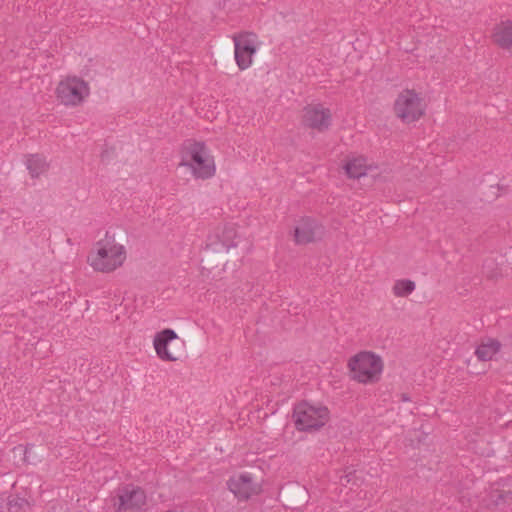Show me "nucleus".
Wrapping results in <instances>:
<instances>
[{"label":"nucleus","mask_w":512,"mask_h":512,"mask_svg":"<svg viewBox=\"0 0 512 512\" xmlns=\"http://www.w3.org/2000/svg\"><path fill=\"white\" fill-rule=\"evenodd\" d=\"M125 259V247L106 233L103 239L96 242L88 256V263L97 272L110 273L121 267Z\"/></svg>","instance_id":"f257e3e1"},{"label":"nucleus","mask_w":512,"mask_h":512,"mask_svg":"<svg viewBox=\"0 0 512 512\" xmlns=\"http://www.w3.org/2000/svg\"><path fill=\"white\" fill-rule=\"evenodd\" d=\"M180 165L189 168L197 179H209L216 170L214 159L206 145L196 141L185 143Z\"/></svg>","instance_id":"f03ea898"},{"label":"nucleus","mask_w":512,"mask_h":512,"mask_svg":"<svg viewBox=\"0 0 512 512\" xmlns=\"http://www.w3.org/2000/svg\"><path fill=\"white\" fill-rule=\"evenodd\" d=\"M351 379L362 384L375 383L383 371V361L373 352L362 351L348 361Z\"/></svg>","instance_id":"7ed1b4c3"},{"label":"nucleus","mask_w":512,"mask_h":512,"mask_svg":"<svg viewBox=\"0 0 512 512\" xmlns=\"http://www.w3.org/2000/svg\"><path fill=\"white\" fill-rule=\"evenodd\" d=\"M330 418L327 407L313 405L306 401L297 404L293 410L295 426L300 431H316L323 427Z\"/></svg>","instance_id":"20e7f679"},{"label":"nucleus","mask_w":512,"mask_h":512,"mask_svg":"<svg viewBox=\"0 0 512 512\" xmlns=\"http://www.w3.org/2000/svg\"><path fill=\"white\" fill-rule=\"evenodd\" d=\"M89 94V84L77 76L62 79L56 87V97L65 106H78L84 102Z\"/></svg>","instance_id":"39448f33"},{"label":"nucleus","mask_w":512,"mask_h":512,"mask_svg":"<svg viewBox=\"0 0 512 512\" xmlns=\"http://www.w3.org/2000/svg\"><path fill=\"white\" fill-rule=\"evenodd\" d=\"M426 105L414 90H403L396 98L394 112L404 123L418 121L424 114Z\"/></svg>","instance_id":"423d86ee"},{"label":"nucleus","mask_w":512,"mask_h":512,"mask_svg":"<svg viewBox=\"0 0 512 512\" xmlns=\"http://www.w3.org/2000/svg\"><path fill=\"white\" fill-rule=\"evenodd\" d=\"M112 502L116 512H139L146 504V493L140 487L125 485L117 490Z\"/></svg>","instance_id":"0eeeda50"},{"label":"nucleus","mask_w":512,"mask_h":512,"mask_svg":"<svg viewBox=\"0 0 512 512\" xmlns=\"http://www.w3.org/2000/svg\"><path fill=\"white\" fill-rule=\"evenodd\" d=\"M234 54L240 70L249 68L253 63V56L258 50V36L253 32H241L233 35Z\"/></svg>","instance_id":"6e6552de"},{"label":"nucleus","mask_w":512,"mask_h":512,"mask_svg":"<svg viewBox=\"0 0 512 512\" xmlns=\"http://www.w3.org/2000/svg\"><path fill=\"white\" fill-rule=\"evenodd\" d=\"M331 122L332 113L322 104L307 105L303 109L302 123L307 128L323 132L330 127Z\"/></svg>","instance_id":"1a4fd4ad"},{"label":"nucleus","mask_w":512,"mask_h":512,"mask_svg":"<svg viewBox=\"0 0 512 512\" xmlns=\"http://www.w3.org/2000/svg\"><path fill=\"white\" fill-rule=\"evenodd\" d=\"M227 487L239 501H246L260 492V486L254 482L252 475L247 472L230 477L227 481Z\"/></svg>","instance_id":"9d476101"},{"label":"nucleus","mask_w":512,"mask_h":512,"mask_svg":"<svg viewBox=\"0 0 512 512\" xmlns=\"http://www.w3.org/2000/svg\"><path fill=\"white\" fill-rule=\"evenodd\" d=\"M325 234V228L315 219L310 217L301 218L294 229V240L296 244H308L321 239Z\"/></svg>","instance_id":"9b49d317"},{"label":"nucleus","mask_w":512,"mask_h":512,"mask_svg":"<svg viewBox=\"0 0 512 512\" xmlns=\"http://www.w3.org/2000/svg\"><path fill=\"white\" fill-rule=\"evenodd\" d=\"M236 238V228L233 225H223L208 237V246L215 252L228 251L237 246Z\"/></svg>","instance_id":"f8f14e48"},{"label":"nucleus","mask_w":512,"mask_h":512,"mask_svg":"<svg viewBox=\"0 0 512 512\" xmlns=\"http://www.w3.org/2000/svg\"><path fill=\"white\" fill-rule=\"evenodd\" d=\"M178 339L176 332L166 328L157 333L153 340V345L157 356L163 361H177L178 357L169 350V344Z\"/></svg>","instance_id":"ddd939ff"},{"label":"nucleus","mask_w":512,"mask_h":512,"mask_svg":"<svg viewBox=\"0 0 512 512\" xmlns=\"http://www.w3.org/2000/svg\"><path fill=\"white\" fill-rule=\"evenodd\" d=\"M491 40L500 49L512 52V20L505 19L496 23L491 32Z\"/></svg>","instance_id":"4468645a"},{"label":"nucleus","mask_w":512,"mask_h":512,"mask_svg":"<svg viewBox=\"0 0 512 512\" xmlns=\"http://www.w3.org/2000/svg\"><path fill=\"white\" fill-rule=\"evenodd\" d=\"M25 164L32 178H38L47 172L49 168L46 158L40 154H28Z\"/></svg>","instance_id":"2eb2a0df"},{"label":"nucleus","mask_w":512,"mask_h":512,"mask_svg":"<svg viewBox=\"0 0 512 512\" xmlns=\"http://www.w3.org/2000/svg\"><path fill=\"white\" fill-rule=\"evenodd\" d=\"M369 167L366 159L362 156L353 157L344 165V170L349 178L359 179L367 174Z\"/></svg>","instance_id":"dca6fc26"},{"label":"nucleus","mask_w":512,"mask_h":512,"mask_svg":"<svg viewBox=\"0 0 512 512\" xmlns=\"http://www.w3.org/2000/svg\"><path fill=\"white\" fill-rule=\"evenodd\" d=\"M501 344L495 339L482 342L475 350V355L480 361L491 360L500 350Z\"/></svg>","instance_id":"f3484780"},{"label":"nucleus","mask_w":512,"mask_h":512,"mask_svg":"<svg viewBox=\"0 0 512 512\" xmlns=\"http://www.w3.org/2000/svg\"><path fill=\"white\" fill-rule=\"evenodd\" d=\"M415 290V283L408 279L397 280L393 286V293L397 297H405Z\"/></svg>","instance_id":"a211bd4d"},{"label":"nucleus","mask_w":512,"mask_h":512,"mask_svg":"<svg viewBox=\"0 0 512 512\" xmlns=\"http://www.w3.org/2000/svg\"><path fill=\"white\" fill-rule=\"evenodd\" d=\"M354 477V471L346 472L344 475L340 477V483L342 485H346L352 481Z\"/></svg>","instance_id":"6ab92c4d"},{"label":"nucleus","mask_w":512,"mask_h":512,"mask_svg":"<svg viewBox=\"0 0 512 512\" xmlns=\"http://www.w3.org/2000/svg\"><path fill=\"white\" fill-rule=\"evenodd\" d=\"M18 506H20V504L18 503L17 500H15V499L9 500L8 508H9V510L11 512H17V508L16 507H18Z\"/></svg>","instance_id":"aec40b11"},{"label":"nucleus","mask_w":512,"mask_h":512,"mask_svg":"<svg viewBox=\"0 0 512 512\" xmlns=\"http://www.w3.org/2000/svg\"><path fill=\"white\" fill-rule=\"evenodd\" d=\"M401 399H402V401H409L410 400L409 397L406 394H402L401 395Z\"/></svg>","instance_id":"412c9836"}]
</instances>
